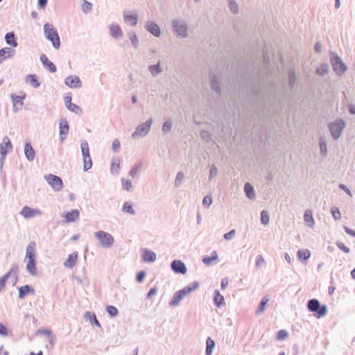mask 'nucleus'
<instances>
[{"label":"nucleus","instance_id":"f257e3e1","mask_svg":"<svg viewBox=\"0 0 355 355\" xmlns=\"http://www.w3.org/2000/svg\"><path fill=\"white\" fill-rule=\"evenodd\" d=\"M44 33L46 38L50 41L55 49L60 47V38L58 31L51 24L46 23L44 25Z\"/></svg>","mask_w":355,"mask_h":355},{"label":"nucleus","instance_id":"f03ea898","mask_svg":"<svg viewBox=\"0 0 355 355\" xmlns=\"http://www.w3.org/2000/svg\"><path fill=\"white\" fill-rule=\"evenodd\" d=\"M329 57L334 71L337 76H342L347 69L346 64L343 62L341 58L335 52L330 51Z\"/></svg>","mask_w":355,"mask_h":355},{"label":"nucleus","instance_id":"7ed1b4c3","mask_svg":"<svg viewBox=\"0 0 355 355\" xmlns=\"http://www.w3.org/2000/svg\"><path fill=\"white\" fill-rule=\"evenodd\" d=\"M346 124L345 120L341 118H338L335 121L329 123V130L334 140H337L340 137Z\"/></svg>","mask_w":355,"mask_h":355},{"label":"nucleus","instance_id":"20e7f679","mask_svg":"<svg viewBox=\"0 0 355 355\" xmlns=\"http://www.w3.org/2000/svg\"><path fill=\"white\" fill-rule=\"evenodd\" d=\"M155 295V286L150 288L148 292L143 304L141 305L140 309L146 314L150 315L155 311V306L153 304L152 297Z\"/></svg>","mask_w":355,"mask_h":355},{"label":"nucleus","instance_id":"39448f33","mask_svg":"<svg viewBox=\"0 0 355 355\" xmlns=\"http://www.w3.org/2000/svg\"><path fill=\"white\" fill-rule=\"evenodd\" d=\"M172 29L175 35L181 37H186L188 35V27L185 22L178 19L172 20Z\"/></svg>","mask_w":355,"mask_h":355},{"label":"nucleus","instance_id":"423d86ee","mask_svg":"<svg viewBox=\"0 0 355 355\" xmlns=\"http://www.w3.org/2000/svg\"><path fill=\"white\" fill-rule=\"evenodd\" d=\"M94 236L98 240L103 248H110L114 242L113 236L110 234L103 230L95 232Z\"/></svg>","mask_w":355,"mask_h":355},{"label":"nucleus","instance_id":"0eeeda50","mask_svg":"<svg viewBox=\"0 0 355 355\" xmlns=\"http://www.w3.org/2000/svg\"><path fill=\"white\" fill-rule=\"evenodd\" d=\"M81 152L83 159V171H87L92 166V160L87 161V157L89 158V148L88 143L86 140H83L80 144Z\"/></svg>","mask_w":355,"mask_h":355},{"label":"nucleus","instance_id":"6e6552de","mask_svg":"<svg viewBox=\"0 0 355 355\" xmlns=\"http://www.w3.org/2000/svg\"><path fill=\"white\" fill-rule=\"evenodd\" d=\"M153 123L152 119L147 120L146 122L138 125L135 132L132 134V137L135 139H138L139 137L146 136L150 130Z\"/></svg>","mask_w":355,"mask_h":355},{"label":"nucleus","instance_id":"1a4fd4ad","mask_svg":"<svg viewBox=\"0 0 355 355\" xmlns=\"http://www.w3.org/2000/svg\"><path fill=\"white\" fill-rule=\"evenodd\" d=\"M45 178L54 191H60L62 189L63 182L61 178L53 174H49Z\"/></svg>","mask_w":355,"mask_h":355},{"label":"nucleus","instance_id":"9d476101","mask_svg":"<svg viewBox=\"0 0 355 355\" xmlns=\"http://www.w3.org/2000/svg\"><path fill=\"white\" fill-rule=\"evenodd\" d=\"M69 130V123L66 118H61L59 122V139L61 142H63L67 137Z\"/></svg>","mask_w":355,"mask_h":355},{"label":"nucleus","instance_id":"9b49d317","mask_svg":"<svg viewBox=\"0 0 355 355\" xmlns=\"http://www.w3.org/2000/svg\"><path fill=\"white\" fill-rule=\"evenodd\" d=\"M171 268L172 270L176 274L184 275L187 272V268L185 263L181 260H173L171 262Z\"/></svg>","mask_w":355,"mask_h":355},{"label":"nucleus","instance_id":"f8f14e48","mask_svg":"<svg viewBox=\"0 0 355 355\" xmlns=\"http://www.w3.org/2000/svg\"><path fill=\"white\" fill-rule=\"evenodd\" d=\"M10 97L12 101L13 107L12 110L15 113H17L19 110H21L22 106L24 105L23 101L26 98V94H24L23 96H17L16 94H12Z\"/></svg>","mask_w":355,"mask_h":355},{"label":"nucleus","instance_id":"ddd939ff","mask_svg":"<svg viewBox=\"0 0 355 355\" xmlns=\"http://www.w3.org/2000/svg\"><path fill=\"white\" fill-rule=\"evenodd\" d=\"M20 214L25 218H31L37 215H41L42 211L38 209L31 208L28 206H24L21 210Z\"/></svg>","mask_w":355,"mask_h":355},{"label":"nucleus","instance_id":"4468645a","mask_svg":"<svg viewBox=\"0 0 355 355\" xmlns=\"http://www.w3.org/2000/svg\"><path fill=\"white\" fill-rule=\"evenodd\" d=\"M64 83L70 88L76 89L82 86V82L77 76H69L64 80Z\"/></svg>","mask_w":355,"mask_h":355},{"label":"nucleus","instance_id":"2eb2a0df","mask_svg":"<svg viewBox=\"0 0 355 355\" xmlns=\"http://www.w3.org/2000/svg\"><path fill=\"white\" fill-rule=\"evenodd\" d=\"M12 150V144L7 136H5L3 138V141L0 144V155H2V157H6L9 150Z\"/></svg>","mask_w":355,"mask_h":355},{"label":"nucleus","instance_id":"dca6fc26","mask_svg":"<svg viewBox=\"0 0 355 355\" xmlns=\"http://www.w3.org/2000/svg\"><path fill=\"white\" fill-rule=\"evenodd\" d=\"M18 297L20 300L24 299L28 295H34L35 293V289L28 284L18 287Z\"/></svg>","mask_w":355,"mask_h":355},{"label":"nucleus","instance_id":"f3484780","mask_svg":"<svg viewBox=\"0 0 355 355\" xmlns=\"http://www.w3.org/2000/svg\"><path fill=\"white\" fill-rule=\"evenodd\" d=\"M43 67L51 73H55L57 71L56 66L50 61L45 54H42L40 58Z\"/></svg>","mask_w":355,"mask_h":355},{"label":"nucleus","instance_id":"a211bd4d","mask_svg":"<svg viewBox=\"0 0 355 355\" xmlns=\"http://www.w3.org/2000/svg\"><path fill=\"white\" fill-rule=\"evenodd\" d=\"M24 155L29 162H33L35 158V151L30 141H26L24 145Z\"/></svg>","mask_w":355,"mask_h":355},{"label":"nucleus","instance_id":"6ab92c4d","mask_svg":"<svg viewBox=\"0 0 355 355\" xmlns=\"http://www.w3.org/2000/svg\"><path fill=\"white\" fill-rule=\"evenodd\" d=\"M35 247L36 243L35 241H31L29 242L26 250V259L28 260L36 259Z\"/></svg>","mask_w":355,"mask_h":355},{"label":"nucleus","instance_id":"aec40b11","mask_svg":"<svg viewBox=\"0 0 355 355\" xmlns=\"http://www.w3.org/2000/svg\"><path fill=\"white\" fill-rule=\"evenodd\" d=\"M15 53V50L11 47H4L0 49V64L7 58L12 57Z\"/></svg>","mask_w":355,"mask_h":355},{"label":"nucleus","instance_id":"412c9836","mask_svg":"<svg viewBox=\"0 0 355 355\" xmlns=\"http://www.w3.org/2000/svg\"><path fill=\"white\" fill-rule=\"evenodd\" d=\"M79 216L80 211L77 209H74L70 211L66 212L64 215L67 223H73L79 218Z\"/></svg>","mask_w":355,"mask_h":355},{"label":"nucleus","instance_id":"4be33fe9","mask_svg":"<svg viewBox=\"0 0 355 355\" xmlns=\"http://www.w3.org/2000/svg\"><path fill=\"white\" fill-rule=\"evenodd\" d=\"M78 257V252H73V253L69 254L67 260L64 262V266L65 267L72 268L77 262Z\"/></svg>","mask_w":355,"mask_h":355},{"label":"nucleus","instance_id":"5701e85b","mask_svg":"<svg viewBox=\"0 0 355 355\" xmlns=\"http://www.w3.org/2000/svg\"><path fill=\"white\" fill-rule=\"evenodd\" d=\"M214 304L217 308L225 304V298L218 289H216L214 293Z\"/></svg>","mask_w":355,"mask_h":355},{"label":"nucleus","instance_id":"b1692460","mask_svg":"<svg viewBox=\"0 0 355 355\" xmlns=\"http://www.w3.org/2000/svg\"><path fill=\"white\" fill-rule=\"evenodd\" d=\"M210 86L211 89L216 92V94L220 96L221 94V89L219 85L218 80L215 75L212 74L210 79Z\"/></svg>","mask_w":355,"mask_h":355},{"label":"nucleus","instance_id":"393cba45","mask_svg":"<svg viewBox=\"0 0 355 355\" xmlns=\"http://www.w3.org/2000/svg\"><path fill=\"white\" fill-rule=\"evenodd\" d=\"M5 41L8 45H10L12 47H17L18 46L17 38L14 32L7 33L5 35Z\"/></svg>","mask_w":355,"mask_h":355},{"label":"nucleus","instance_id":"a878e982","mask_svg":"<svg viewBox=\"0 0 355 355\" xmlns=\"http://www.w3.org/2000/svg\"><path fill=\"white\" fill-rule=\"evenodd\" d=\"M142 259L144 262H153L155 261V252L147 248L143 249Z\"/></svg>","mask_w":355,"mask_h":355},{"label":"nucleus","instance_id":"bb28decb","mask_svg":"<svg viewBox=\"0 0 355 355\" xmlns=\"http://www.w3.org/2000/svg\"><path fill=\"white\" fill-rule=\"evenodd\" d=\"M297 257L302 263H306L311 257V252L308 249L299 250L297 252Z\"/></svg>","mask_w":355,"mask_h":355},{"label":"nucleus","instance_id":"cd10ccee","mask_svg":"<svg viewBox=\"0 0 355 355\" xmlns=\"http://www.w3.org/2000/svg\"><path fill=\"white\" fill-rule=\"evenodd\" d=\"M26 81L31 84L34 88H38L41 83L38 79V77L35 74H29L26 78Z\"/></svg>","mask_w":355,"mask_h":355},{"label":"nucleus","instance_id":"c85d7f7f","mask_svg":"<svg viewBox=\"0 0 355 355\" xmlns=\"http://www.w3.org/2000/svg\"><path fill=\"white\" fill-rule=\"evenodd\" d=\"M26 270L31 275L35 276L37 274V267H36V259H30L28 260V263L26 264Z\"/></svg>","mask_w":355,"mask_h":355},{"label":"nucleus","instance_id":"c756f323","mask_svg":"<svg viewBox=\"0 0 355 355\" xmlns=\"http://www.w3.org/2000/svg\"><path fill=\"white\" fill-rule=\"evenodd\" d=\"M110 35L115 39H118L123 35V32L119 25L112 24L110 26Z\"/></svg>","mask_w":355,"mask_h":355},{"label":"nucleus","instance_id":"7c9ffc66","mask_svg":"<svg viewBox=\"0 0 355 355\" xmlns=\"http://www.w3.org/2000/svg\"><path fill=\"white\" fill-rule=\"evenodd\" d=\"M329 71V65L328 63H322L315 69V73L320 76H325Z\"/></svg>","mask_w":355,"mask_h":355},{"label":"nucleus","instance_id":"2f4dec72","mask_svg":"<svg viewBox=\"0 0 355 355\" xmlns=\"http://www.w3.org/2000/svg\"><path fill=\"white\" fill-rule=\"evenodd\" d=\"M123 19L125 22L129 23L132 26H135L137 24V15H130L125 12H123Z\"/></svg>","mask_w":355,"mask_h":355},{"label":"nucleus","instance_id":"473e14b6","mask_svg":"<svg viewBox=\"0 0 355 355\" xmlns=\"http://www.w3.org/2000/svg\"><path fill=\"white\" fill-rule=\"evenodd\" d=\"M184 297L182 295V294L179 291H176L173 294L172 300L169 302V305L171 306H178Z\"/></svg>","mask_w":355,"mask_h":355},{"label":"nucleus","instance_id":"72a5a7b5","mask_svg":"<svg viewBox=\"0 0 355 355\" xmlns=\"http://www.w3.org/2000/svg\"><path fill=\"white\" fill-rule=\"evenodd\" d=\"M244 191L246 197L250 200H254L255 198V192L254 187L249 183L246 182L244 185Z\"/></svg>","mask_w":355,"mask_h":355},{"label":"nucleus","instance_id":"f704fd0d","mask_svg":"<svg viewBox=\"0 0 355 355\" xmlns=\"http://www.w3.org/2000/svg\"><path fill=\"white\" fill-rule=\"evenodd\" d=\"M85 317L88 320L92 325H95L98 327H101V324L98 320L94 313L91 311H87L85 314Z\"/></svg>","mask_w":355,"mask_h":355},{"label":"nucleus","instance_id":"c9c22d12","mask_svg":"<svg viewBox=\"0 0 355 355\" xmlns=\"http://www.w3.org/2000/svg\"><path fill=\"white\" fill-rule=\"evenodd\" d=\"M268 302H269V299L267 295L264 296L261 299V302L259 304L258 308L255 311V314L257 315H259L261 313L264 312V311L266 309V306L267 304L268 303Z\"/></svg>","mask_w":355,"mask_h":355},{"label":"nucleus","instance_id":"e433bc0d","mask_svg":"<svg viewBox=\"0 0 355 355\" xmlns=\"http://www.w3.org/2000/svg\"><path fill=\"white\" fill-rule=\"evenodd\" d=\"M19 274V266L17 263H13L10 268V269L6 272L2 277L5 278V280H7L10 277H13L15 275Z\"/></svg>","mask_w":355,"mask_h":355},{"label":"nucleus","instance_id":"4c0bfd02","mask_svg":"<svg viewBox=\"0 0 355 355\" xmlns=\"http://www.w3.org/2000/svg\"><path fill=\"white\" fill-rule=\"evenodd\" d=\"M19 274V266L17 263H13L10 268V269L6 272L2 277L5 278V280H7L10 277H13L15 275Z\"/></svg>","mask_w":355,"mask_h":355},{"label":"nucleus","instance_id":"58836bf2","mask_svg":"<svg viewBox=\"0 0 355 355\" xmlns=\"http://www.w3.org/2000/svg\"><path fill=\"white\" fill-rule=\"evenodd\" d=\"M288 85L291 89H293L295 87L297 83V76L295 74V71L294 69H290L288 71Z\"/></svg>","mask_w":355,"mask_h":355},{"label":"nucleus","instance_id":"ea45409f","mask_svg":"<svg viewBox=\"0 0 355 355\" xmlns=\"http://www.w3.org/2000/svg\"><path fill=\"white\" fill-rule=\"evenodd\" d=\"M327 312L328 309L327 305L320 304V306L318 308H317L316 311H315L313 313L315 316L320 318L324 317L327 314Z\"/></svg>","mask_w":355,"mask_h":355},{"label":"nucleus","instance_id":"a19ab883","mask_svg":"<svg viewBox=\"0 0 355 355\" xmlns=\"http://www.w3.org/2000/svg\"><path fill=\"white\" fill-rule=\"evenodd\" d=\"M320 302L317 299H311L308 301L307 309L310 312L314 313L320 306Z\"/></svg>","mask_w":355,"mask_h":355},{"label":"nucleus","instance_id":"79ce46f5","mask_svg":"<svg viewBox=\"0 0 355 355\" xmlns=\"http://www.w3.org/2000/svg\"><path fill=\"white\" fill-rule=\"evenodd\" d=\"M215 347V342L211 338L208 337L206 340V355H211L213 349Z\"/></svg>","mask_w":355,"mask_h":355},{"label":"nucleus","instance_id":"37998d69","mask_svg":"<svg viewBox=\"0 0 355 355\" xmlns=\"http://www.w3.org/2000/svg\"><path fill=\"white\" fill-rule=\"evenodd\" d=\"M304 220L306 223H307L308 226L311 227H313L315 223L312 213L309 210L305 211L304 214Z\"/></svg>","mask_w":355,"mask_h":355},{"label":"nucleus","instance_id":"c03bdc74","mask_svg":"<svg viewBox=\"0 0 355 355\" xmlns=\"http://www.w3.org/2000/svg\"><path fill=\"white\" fill-rule=\"evenodd\" d=\"M218 256L216 251H213L209 257H205L202 259V262L205 265H210L212 261L218 260Z\"/></svg>","mask_w":355,"mask_h":355},{"label":"nucleus","instance_id":"a18cd8bd","mask_svg":"<svg viewBox=\"0 0 355 355\" xmlns=\"http://www.w3.org/2000/svg\"><path fill=\"white\" fill-rule=\"evenodd\" d=\"M128 36L132 44L135 49H137L139 45V42L136 33L134 31H130L128 33Z\"/></svg>","mask_w":355,"mask_h":355},{"label":"nucleus","instance_id":"49530a36","mask_svg":"<svg viewBox=\"0 0 355 355\" xmlns=\"http://www.w3.org/2000/svg\"><path fill=\"white\" fill-rule=\"evenodd\" d=\"M122 211L130 214L131 215L135 214V211L133 209L132 205L130 202H125L122 207Z\"/></svg>","mask_w":355,"mask_h":355},{"label":"nucleus","instance_id":"de8ad7c7","mask_svg":"<svg viewBox=\"0 0 355 355\" xmlns=\"http://www.w3.org/2000/svg\"><path fill=\"white\" fill-rule=\"evenodd\" d=\"M67 108L70 112H73L76 114L81 115L83 114V109L79 105L75 103H72L71 104H69V105H68Z\"/></svg>","mask_w":355,"mask_h":355},{"label":"nucleus","instance_id":"09e8293b","mask_svg":"<svg viewBox=\"0 0 355 355\" xmlns=\"http://www.w3.org/2000/svg\"><path fill=\"white\" fill-rule=\"evenodd\" d=\"M106 311L111 318L116 317L119 314L117 308L113 305H107L106 306Z\"/></svg>","mask_w":355,"mask_h":355},{"label":"nucleus","instance_id":"8fccbe9b","mask_svg":"<svg viewBox=\"0 0 355 355\" xmlns=\"http://www.w3.org/2000/svg\"><path fill=\"white\" fill-rule=\"evenodd\" d=\"M270 217L266 210H262L261 212V223L263 225H267L269 223Z\"/></svg>","mask_w":355,"mask_h":355},{"label":"nucleus","instance_id":"3c124183","mask_svg":"<svg viewBox=\"0 0 355 355\" xmlns=\"http://www.w3.org/2000/svg\"><path fill=\"white\" fill-rule=\"evenodd\" d=\"M120 161L119 159H116L112 161V165H111V172L112 173L117 174L119 172L120 168Z\"/></svg>","mask_w":355,"mask_h":355},{"label":"nucleus","instance_id":"603ef678","mask_svg":"<svg viewBox=\"0 0 355 355\" xmlns=\"http://www.w3.org/2000/svg\"><path fill=\"white\" fill-rule=\"evenodd\" d=\"M319 146H320V153H321V155L323 156V157H327V143L324 140H322V139H320V141H319Z\"/></svg>","mask_w":355,"mask_h":355},{"label":"nucleus","instance_id":"864d4df0","mask_svg":"<svg viewBox=\"0 0 355 355\" xmlns=\"http://www.w3.org/2000/svg\"><path fill=\"white\" fill-rule=\"evenodd\" d=\"M121 184H122V189L123 190L130 191L132 189V182L129 180H126L124 178L121 179Z\"/></svg>","mask_w":355,"mask_h":355},{"label":"nucleus","instance_id":"5fc2aeb1","mask_svg":"<svg viewBox=\"0 0 355 355\" xmlns=\"http://www.w3.org/2000/svg\"><path fill=\"white\" fill-rule=\"evenodd\" d=\"M92 4L86 0H83V3L82 4V6H81V10L84 13H88L92 10Z\"/></svg>","mask_w":355,"mask_h":355},{"label":"nucleus","instance_id":"6e6d98bb","mask_svg":"<svg viewBox=\"0 0 355 355\" xmlns=\"http://www.w3.org/2000/svg\"><path fill=\"white\" fill-rule=\"evenodd\" d=\"M200 136L202 139L204 141L209 142L211 140V135L208 130H202L200 132Z\"/></svg>","mask_w":355,"mask_h":355},{"label":"nucleus","instance_id":"4d7b16f0","mask_svg":"<svg viewBox=\"0 0 355 355\" xmlns=\"http://www.w3.org/2000/svg\"><path fill=\"white\" fill-rule=\"evenodd\" d=\"M184 178V174L182 171H179L177 175H176V178H175V186L176 187H179L181 184H182V182Z\"/></svg>","mask_w":355,"mask_h":355},{"label":"nucleus","instance_id":"13d9d810","mask_svg":"<svg viewBox=\"0 0 355 355\" xmlns=\"http://www.w3.org/2000/svg\"><path fill=\"white\" fill-rule=\"evenodd\" d=\"M141 162L135 164V165L131 168V169L129 172V175L132 178H135L137 175V171L141 168Z\"/></svg>","mask_w":355,"mask_h":355},{"label":"nucleus","instance_id":"bf43d9fd","mask_svg":"<svg viewBox=\"0 0 355 355\" xmlns=\"http://www.w3.org/2000/svg\"><path fill=\"white\" fill-rule=\"evenodd\" d=\"M288 337V333L286 330L281 329L277 331V339L279 340H284Z\"/></svg>","mask_w":355,"mask_h":355},{"label":"nucleus","instance_id":"052dcab7","mask_svg":"<svg viewBox=\"0 0 355 355\" xmlns=\"http://www.w3.org/2000/svg\"><path fill=\"white\" fill-rule=\"evenodd\" d=\"M332 216L335 220H340L341 218V213L339 211L338 208L336 207H334L331 210Z\"/></svg>","mask_w":355,"mask_h":355},{"label":"nucleus","instance_id":"680f3d73","mask_svg":"<svg viewBox=\"0 0 355 355\" xmlns=\"http://www.w3.org/2000/svg\"><path fill=\"white\" fill-rule=\"evenodd\" d=\"M200 287V283L197 281L193 282L188 286H185L186 289L191 293L192 291Z\"/></svg>","mask_w":355,"mask_h":355},{"label":"nucleus","instance_id":"e2e57ef3","mask_svg":"<svg viewBox=\"0 0 355 355\" xmlns=\"http://www.w3.org/2000/svg\"><path fill=\"white\" fill-rule=\"evenodd\" d=\"M172 123L170 120L166 121L162 126V131L164 134L169 132L171 130Z\"/></svg>","mask_w":355,"mask_h":355},{"label":"nucleus","instance_id":"0e129e2a","mask_svg":"<svg viewBox=\"0 0 355 355\" xmlns=\"http://www.w3.org/2000/svg\"><path fill=\"white\" fill-rule=\"evenodd\" d=\"M229 8L233 14H237L239 12V7L234 1H230L229 3Z\"/></svg>","mask_w":355,"mask_h":355},{"label":"nucleus","instance_id":"69168bd1","mask_svg":"<svg viewBox=\"0 0 355 355\" xmlns=\"http://www.w3.org/2000/svg\"><path fill=\"white\" fill-rule=\"evenodd\" d=\"M146 272L145 270H141L139 271L137 275H136V281L138 282V283H141L144 282L145 277H146Z\"/></svg>","mask_w":355,"mask_h":355},{"label":"nucleus","instance_id":"338daca9","mask_svg":"<svg viewBox=\"0 0 355 355\" xmlns=\"http://www.w3.org/2000/svg\"><path fill=\"white\" fill-rule=\"evenodd\" d=\"M336 245L340 250H342L345 253H349L350 249L341 241H336Z\"/></svg>","mask_w":355,"mask_h":355},{"label":"nucleus","instance_id":"774afa93","mask_svg":"<svg viewBox=\"0 0 355 355\" xmlns=\"http://www.w3.org/2000/svg\"><path fill=\"white\" fill-rule=\"evenodd\" d=\"M147 31H148L153 35L155 36V22L152 21L148 24L146 26Z\"/></svg>","mask_w":355,"mask_h":355}]
</instances>
